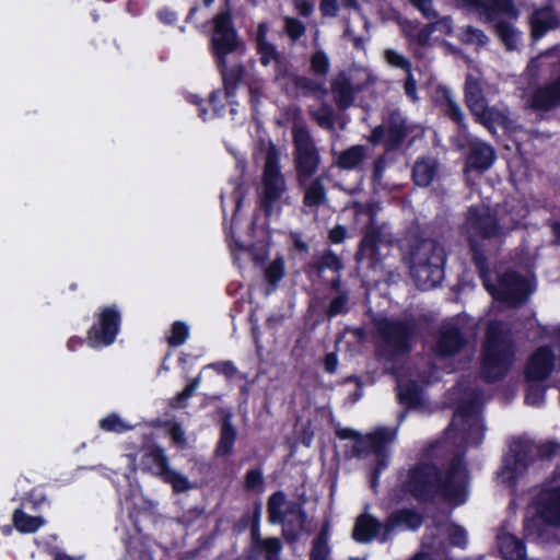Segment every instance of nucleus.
<instances>
[{
  "instance_id": "nucleus-14",
  "label": "nucleus",
  "mask_w": 560,
  "mask_h": 560,
  "mask_svg": "<svg viewBox=\"0 0 560 560\" xmlns=\"http://www.w3.org/2000/svg\"><path fill=\"white\" fill-rule=\"evenodd\" d=\"M462 5L476 12L483 22H493L497 14L517 19L518 12L512 0H459Z\"/></svg>"
},
{
  "instance_id": "nucleus-60",
  "label": "nucleus",
  "mask_w": 560,
  "mask_h": 560,
  "mask_svg": "<svg viewBox=\"0 0 560 560\" xmlns=\"http://www.w3.org/2000/svg\"><path fill=\"white\" fill-rule=\"evenodd\" d=\"M404 89H405V93L412 100V101H417L418 100V96H417V82L411 73V70L409 71V73H407V78H406V82H405V85H404Z\"/></svg>"
},
{
  "instance_id": "nucleus-42",
  "label": "nucleus",
  "mask_w": 560,
  "mask_h": 560,
  "mask_svg": "<svg viewBox=\"0 0 560 560\" xmlns=\"http://www.w3.org/2000/svg\"><path fill=\"white\" fill-rule=\"evenodd\" d=\"M312 118L323 128H334V110L330 106L324 104L317 109H311Z\"/></svg>"
},
{
  "instance_id": "nucleus-16",
  "label": "nucleus",
  "mask_w": 560,
  "mask_h": 560,
  "mask_svg": "<svg viewBox=\"0 0 560 560\" xmlns=\"http://www.w3.org/2000/svg\"><path fill=\"white\" fill-rule=\"evenodd\" d=\"M539 517L549 525H560V486L541 492L538 502Z\"/></svg>"
},
{
  "instance_id": "nucleus-40",
  "label": "nucleus",
  "mask_w": 560,
  "mask_h": 560,
  "mask_svg": "<svg viewBox=\"0 0 560 560\" xmlns=\"http://www.w3.org/2000/svg\"><path fill=\"white\" fill-rule=\"evenodd\" d=\"M314 268L320 276L326 269L339 272L343 268V265L337 255L331 252H326L316 258Z\"/></svg>"
},
{
  "instance_id": "nucleus-7",
  "label": "nucleus",
  "mask_w": 560,
  "mask_h": 560,
  "mask_svg": "<svg viewBox=\"0 0 560 560\" xmlns=\"http://www.w3.org/2000/svg\"><path fill=\"white\" fill-rule=\"evenodd\" d=\"M292 133L296 178L304 185L317 172L320 155L305 126L294 125Z\"/></svg>"
},
{
  "instance_id": "nucleus-2",
  "label": "nucleus",
  "mask_w": 560,
  "mask_h": 560,
  "mask_svg": "<svg viewBox=\"0 0 560 560\" xmlns=\"http://www.w3.org/2000/svg\"><path fill=\"white\" fill-rule=\"evenodd\" d=\"M402 260L408 265L410 275L420 289H433L441 283L445 255L436 241L409 235L402 244Z\"/></svg>"
},
{
  "instance_id": "nucleus-35",
  "label": "nucleus",
  "mask_w": 560,
  "mask_h": 560,
  "mask_svg": "<svg viewBox=\"0 0 560 560\" xmlns=\"http://www.w3.org/2000/svg\"><path fill=\"white\" fill-rule=\"evenodd\" d=\"M166 483H170L173 490L177 493L185 492L194 488L192 482L179 471L173 469L171 466L160 476Z\"/></svg>"
},
{
  "instance_id": "nucleus-20",
  "label": "nucleus",
  "mask_w": 560,
  "mask_h": 560,
  "mask_svg": "<svg viewBox=\"0 0 560 560\" xmlns=\"http://www.w3.org/2000/svg\"><path fill=\"white\" fill-rule=\"evenodd\" d=\"M465 98L466 104L471 114L479 115L487 105V101L483 95L482 82L480 77L471 74L467 75L465 84Z\"/></svg>"
},
{
  "instance_id": "nucleus-43",
  "label": "nucleus",
  "mask_w": 560,
  "mask_h": 560,
  "mask_svg": "<svg viewBox=\"0 0 560 560\" xmlns=\"http://www.w3.org/2000/svg\"><path fill=\"white\" fill-rule=\"evenodd\" d=\"M384 59L389 66L402 69L404 71H406V73H409V71L411 70V63L409 59L395 49H385Z\"/></svg>"
},
{
  "instance_id": "nucleus-26",
  "label": "nucleus",
  "mask_w": 560,
  "mask_h": 560,
  "mask_svg": "<svg viewBox=\"0 0 560 560\" xmlns=\"http://www.w3.org/2000/svg\"><path fill=\"white\" fill-rule=\"evenodd\" d=\"M439 171L438 162L433 159H420L412 170V177L418 186L425 187L436 177Z\"/></svg>"
},
{
  "instance_id": "nucleus-47",
  "label": "nucleus",
  "mask_w": 560,
  "mask_h": 560,
  "mask_svg": "<svg viewBox=\"0 0 560 560\" xmlns=\"http://www.w3.org/2000/svg\"><path fill=\"white\" fill-rule=\"evenodd\" d=\"M259 548L266 552V560H281L282 545L278 538H266Z\"/></svg>"
},
{
  "instance_id": "nucleus-13",
  "label": "nucleus",
  "mask_w": 560,
  "mask_h": 560,
  "mask_svg": "<svg viewBox=\"0 0 560 560\" xmlns=\"http://www.w3.org/2000/svg\"><path fill=\"white\" fill-rule=\"evenodd\" d=\"M120 315L115 307L104 308L98 323L89 331L88 342L91 347L110 345L118 331Z\"/></svg>"
},
{
  "instance_id": "nucleus-46",
  "label": "nucleus",
  "mask_w": 560,
  "mask_h": 560,
  "mask_svg": "<svg viewBox=\"0 0 560 560\" xmlns=\"http://www.w3.org/2000/svg\"><path fill=\"white\" fill-rule=\"evenodd\" d=\"M311 69L316 75L325 77L329 71V60L325 52L316 51L311 58Z\"/></svg>"
},
{
  "instance_id": "nucleus-41",
  "label": "nucleus",
  "mask_w": 560,
  "mask_h": 560,
  "mask_svg": "<svg viewBox=\"0 0 560 560\" xmlns=\"http://www.w3.org/2000/svg\"><path fill=\"white\" fill-rule=\"evenodd\" d=\"M513 452L515 453L513 463L510 457H506L502 469V474L506 476L508 480L513 479L514 475L522 472L527 466L526 454L515 450Z\"/></svg>"
},
{
  "instance_id": "nucleus-10",
  "label": "nucleus",
  "mask_w": 560,
  "mask_h": 560,
  "mask_svg": "<svg viewBox=\"0 0 560 560\" xmlns=\"http://www.w3.org/2000/svg\"><path fill=\"white\" fill-rule=\"evenodd\" d=\"M485 287L495 300L511 306L523 303L534 290L529 281L514 272H508L502 276L498 287L491 285L488 280L485 279Z\"/></svg>"
},
{
  "instance_id": "nucleus-61",
  "label": "nucleus",
  "mask_w": 560,
  "mask_h": 560,
  "mask_svg": "<svg viewBox=\"0 0 560 560\" xmlns=\"http://www.w3.org/2000/svg\"><path fill=\"white\" fill-rule=\"evenodd\" d=\"M388 132L390 141L393 143H398L405 136L406 128L402 122H395L393 126L388 128Z\"/></svg>"
},
{
  "instance_id": "nucleus-6",
  "label": "nucleus",
  "mask_w": 560,
  "mask_h": 560,
  "mask_svg": "<svg viewBox=\"0 0 560 560\" xmlns=\"http://www.w3.org/2000/svg\"><path fill=\"white\" fill-rule=\"evenodd\" d=\"M268 517L271 523L283 524V535L294 541L304 529L305 515L296 502H288L281 492L273 493L268 501Z\"/></svg>"
},
{
  "instance_id": "nucleus-63",
  "label": "nucleus",
  "mask_w": 560,
  "mask_h": 560,
  "mask_svg": "<svg viewBox=\"0 0 560 560\" xmlns=\"http://www.w3.org/2000/svg\"><path fill=\"white\" fill-rule=\"evenodd\" d=\"M386 163L383 158H380L374 163L373 170V182L375 186H380L382 183L383 173L385 170Z\"/></svg>"
},
{
  "instance_id": "nucleus-52",
  "label": "nucleus",
  "mask_w": 560,
  "mask_h": 560,
  "mask_svg": "<svg viewBox=\"0 0 560 560\" xmlns=\"http://www.w3.org/2000/svg\"><path fill=\"white\" fill-rule=\"evenodd\" d=\"M428 20L438 19L439 14L434 10L432 0H409Z\"/></svg>"
},
{
  "instance_id": "nucleus-18",
  "label": "nucleus",
  "mask_w": 560,
  "mask_h": 560,
  "mask_svg": "<svg viewBox=\"0 0 560 560\" xmlns=\"http://www.w3.org/2000/svg\"><path fill=\"white\" fill-rule=\"evenodd\" d=\"M532 26V35L538 39L550 30H555L560 25V18L556 15L551 8L546 7L533 12L529 18Z\"/></svg>"
},
{
  "instance_id": "nucleus-33",
  "label": "nucleus",
  "mask_w": 560,
  "mask_h": 560,
  "mask_svg": "<svg viewBox=\"0 0 560 560\" xmlns=\"http://www.w3.org/2000/svg\"><path fill=\"white\" fill-rule=\"evenodd\" d=\"M326 200V189L323 179L317 177L305 188L304 203L307 207H318Z\"/></svg>"
},
{
  "instance_id": "nucleus-59",
  "label": "nucleus",
  "mask_w": 560,
  "mask_h": 560,
  "mask_svg": "<svg viewBox=\"0 0 560 560\" xmlns=\"http://www.w3.org/2000/svg\"><path fill=\"white\" fill-rule=\"evenodd\" d=\"M433 32H435V26L432 25V22L424 25L416 36L417 43L421 46L428 45Z\"/></svg>"
},
{
  "instance_id": "nucleus-4",
  "label": "nucleus",
  "mask_w": 560,
  "mask_h": 560,
  "mask_svg": "<svg viewBox=\"0 0 560 560\" xmlns=\"http://www.w3.org/2000/svg\"><path fill=\"white\" fill-rule=\"evenodd\" d=\"M279 155L276 145L269 143L265 155L260 192V206L267 215L273 212L276 202L285 191V179L280 172Z\"/></svg>"
},
{
  "instance_id": "nucleus-15",
  "label": "nucleus",
  "mask_w": 560,
  "mask_h": 560,
  "mask_svg": "<svg viewBox=\"0 0 560 560\" xmlns=\"http://www.w3.org/2000/svg\"><path fill=\"white\" fill-rule=\"evenodd\" d=\"M464 343L459 328L447 323L440 329L434 351L441 357L453 355L462 349Z\"/></svg>"
},
{
  "instance_id": "nucleus-21",
  "label": "nucleus",
  "mask_w": 560,
  "mask_h": 560,
  "mask_svg": "<svg viewBox=\"0 0 560 560\" xmlns=\"http://www.w3.org/2000/svg\"><path fill=\"white\" fill-rule=\"evenodd\" d=\"M422 523L421 516L411 510H401L393 513L384 524V535L382 541L386 540L396 527L404 526L408 529H416Z\"/></svg>"
},
{
  "instance_id": "nucleus-3",
  "label": "nucleus",
  "mask_w": 560,
  "mask_h": 560,
  "mask_svg": "<svg viewBox=\"0 0 560 560\" xmlns=\"http://www.w3.org/2000/svg\"><path fill=\"white\" fill-rule=\"evenodd\" d=\"M513 357L510 330L499 322L488 325L483 345L482 369L485 378L494 381L502 377Z\"/></svg>"
},
{
  "instance_id": "nucleus-44",
  "label": "nucleus",
  "mask_w": 560,
  "mask_h": 560,
  "mask_svg": "<svg viewBox=\"0 0 560 560\" xmlns=\"http://www.w3.org/2000/svg\"><path fill=\"white\" fill-rule=\"evenodd\" d=\"M284 276V260L282 257L271 261L265 270V278L269 284L276 285Z\"/></svg>"
},
{
  "instance_id": "nucleus-25",
  "label": "nucleus",
  "mask_w": 560,
  "mask_h": 560,
  "mask_svg": "<svg viewBox=\"0 0 560 560\" xmlns=\"http://www.w3.org/2000/svg\"><path fill=\"white\" fill-rule=\"evenodd\" d=\"M466 425L468 429H476L478 430L480 428L479 423V417L477 415V406L475 404L469 405H460L453 418V421L451 423V429H459V430H466Z\"/></svg>"
},
{
  "instance_id": "nucleus-36",
  "label": "nucleus",
  "mask_w": 560,
  "mask_h": 560,
  "mask_svg": "<svg viewBox=\"0 0 560 560\" xmlns=\"http://www.w3.org/2000/svg\"><path fill=\"white\" fill-rule=\"evenodd\" d=\"M398 398L399 400L409 406L417 407L420 402V387L415 382H408L404 384L402 382H398Z\"/></svg>"
},
{
  "instance_id": "nucleus-34",
  "label": "nucleus",
  "mask_w": 560,
  "mask_h": 560,
  "mask_svg": "<svg viewBox=\"0 0 560 560\" xmlns=\"http://www.w3.org/2000/svg\"><path fill=\"white\" fill-rule=\"evenodd\" d=\"M346 78H348L350 83L358 91L368 88L369 85L373 84L376 80L371 70L362 67H355L350 69L349 72L346 73Z\"/></svg>"
},
{
  "instance_id": "nucleus-22",
  "label": "nucleus",
  "mask_w": 560,
  "mask_h": 560,
  "mask_svg": "<svg viewBox=\"0 0 560 560\" xmlns=\"http://www.w3.org/2000/svg\"><path fill=\"white\" fill-rule=\"evenodd\" d=\"M475 117L491 132H494L497 126L503 128H511L512 126L510 114L503 107H490L487 104L481 114L475 115Z\"/></svg>"
},
{
  "instance_id": "nucleus-30",
  "label": "nucleus",
  "mask_w": 560,
  "mask_h": 560,
  "mask_svg": "<svg viewBox=\"0 0 560 560\" xmlns=\"http://www.w3.org/2000/svg\"><path fill=\"white\" fill-rule=\"evenodd\" d=\"M267 24L260 23L257 28L256 44L260 54V61L265 66L269 65L271 61L278 60L279 58L276 47L267 39Z\"/></svg>"
},
{
  "instance_id": "nucleus-27",
  "label": "nucleus",
  "mask_w": 560,
  "mask_h": 560,
  "mask_svg": "<svg viewBox=\"0 0 560 560\" xmlns=\"http://www.w3.org/2000/svg\"><path fill=\"white\" fill-rule=\"evenodd\" d=\"M290 80L296 89V93L301 95L324 100L327 94L324 83L317 80L299 75H293Z\"/></svg>"
},
{
  "instance_id": "nucleus-49",
  "label": "nucleus",
  "mask_w": 560,
  "mask_h": 560,
  "mask_svg": "<svg viewBox=\"0 0 560 560\" xmlns=\"http://www.w3.org/2000/svg\"><path fill=\"white\" fill-rule=\"evenodd\" d=\"M148 457L155 464L158 468V476H161L168 467V458L164 453V450L160 447L151 448L148 453Z\"/></svg>"
},
{
  "instance_id": "nucleus-57",
  "label": "nucleus",
  "mask_w": 560,
  "mask_h": 560,
  "mask_svg": "<svg viewBox=\"0 0 560 560\" xmlns=\"http://www.w3.org/2000/svg\"><path fill=\"white\" fill-rule=\"evenodd\" d=\"M245 483L248 489L260 487L262 485V472L259 469L247 471Z\"/></svg>"
},
{
  "instance_id": "nucleus-58",
  "label": "nucleus",
  "mask_w": 560,
  "mask_h": 560,
  "mask_svg": "<svg viewBox=\"0 0 560 560\" xmlns=\"http://www.w3.org/2000/svg\"><path fill=\"white\" fill-rule=\"evenodd\" d=\"M208 368L224 374L226 377H232L236 373V368L230 361L212 363Z\"/></svg>"
},
{
  "instance_id": "nucleus-24",
  "label": "nucleus",
  "mask_w": 560,
  "mask_h": 560,
  "mask_svg": "<svg viewBox=\"0 0 560 560\" xmlns=\"http://www.w3.org/2000/svg\"><path fill=\"white\" fill-rule=\"evenodd\" d=\"M335 102L339 108L349 107L354 101V94L359 92L346 78V72L339 73L331 83Z\"/></svg>"
},
{
  "instance_id": "nucleus-12",
  "label": "nucleus",
  "mask_w": 560,
  "mask_h": 560,
  "mask_svg": "<svg viewBox=\"0 0 560 560\" xmlns=\"http://www.w3.org/2000/svg\"><path fill=\"white\" fill-rule=\"evenodd\" d=\"M377 330L383 339L384 351L388 354H400L410 350V325L384 318L378 320Z\"/></svg>"
},
{
  "instance_id": "nucleus-28",
  "label": "nucleus",
  "mask_w": 560,
  "mask_h": 560,
  "mask_svg": "<svg viewBox=\"0 0 560 560\" xmlns=\"http://www.w3.org/2000/svg\"><path fill=\"white\" fill-rule=\"evenodd\" d=\"M499 548L505 560H525L523 542L511 534L499 536Z\"/></svg>"
},
{
  "instance_id": "nucleus-55",
  "label": "nucleus",
  "mask_w": 560,
  "mask_h": 560,
  "mask_svg": "<svg viewBox=\"0 0 560 560\" xmlns=\"http://www.w3.org/2000/svg\"><path fill=\"white\" fill-rule=\"evenodd\" d=\"M525 399L528 405H539L544 400L542 388L539 385L529 386Z\"/></svg>"
},
{
  "instance_id": "nucleus-5",
  "label": "nucleus",
  "mask_w": 560,
  "mask_h": 560,
  "mask_svg": "<svg viewBox=\"0 0 560 560\" xmlns=\"http://www.w3.org/2000/svg\"><path fill=\"white\" fill-rule=\"evenodd\" d=\"M380 206L372 203L366 206V213L370 217V224L366 228L364 237L357 254L358 260H366L370 267H375L383 257L382 248H387L394 241L393 234L386 225H377L374 221L375 213Z\"/></svg>"
},
{
  "instance_id": "nucleus-1",
  "label": "nucleus",
  "mask_w": 560,
  "mask_h": 560,
  "mask_svg": "<svg viewBox=\"0 0 560 560\" xmlns=\"http://www.w3.org/2000/svg\"><path fill=\"white\" fill-rule=\"evenodd\" d=\"M467 481L468 477L462 466V460L459 457H455L444 479L440 477L434 465L422 464L409 471L405 487L418 498L439 490L455 504H460L466 498Z\"/></svg>"
},
{
  "instance_id": "nucleus-64",
  "label": "nucleus",
  "mask_w": 560,
  "mask_h": 560,
  "mask_svg": "<svg viewBox=\"0 0 560 560\" xmlns=\"http://www.w3.org/2000/svg\"><path fill=\"white\" fill-rule=\"evenodd\" d=\"M339 0H322L320 10L324 15L335 16L338 11Z\"/></svg>"
},
{
  "instance_id": "nucleus-62",
  "label": "nucleus",
  "mask_w": 560,
  "mask_h": 560,
  "mask_svg": "<svg viewBox=\"0 0 560 560\" xmlns=\"http://www.w3.org/2000/svg\"><path fill=\"white\" fill-rule=\"evenodd\" d=\"M199 383H200V377H196L194 378L187 386L186 388L180 392L177 396H176V400L179 402V401H184L186 400L187 398H189L194 393L195 390L197 389V387L199 386Z\"/></svg>"
},
{
  "instance_id": "nucleus-54",
  "label": "nucleus",
  "mask_w": 560,
  "mask_h": 560,
  "mask_svg": "<svg viewBox=\"0 0 560 560\" xmlns=\"http://www.w3.org/2000/svg\"><path fill=\"white\" fill-rule=\"evenodd\" d=\"M434 22H432V25L435 26V31L444 34V35H452L454 27H453V20L450 15L443 16L441 19H433Z\"/></svg>"
},
{
  "instance_id": "nucleus-17",
  "label": "nucleus",
  "mask_w": 560,
  "mask_h": 560,
  "mask_svg": "<svg viewBox=\"0 0 560 560\" xmlns=\"http://www.w3.org/2000/svg\"><path fill=\"white\" fill-rule=\"evenodd\" d=\"M555 358L548 348H539L530 357L526 374L529 380H545L553 369Z\"/></svg>"
},
{
  "instance_id": "nucleus-9",
  "label": "nucleus",
  "mask_w": 560,
  "mask_h": 560,
  "mask_svg": "<svg viewBox=\"0 0 560 560\" xmlns=\"http://www.w3.org/2000/svg\"><path fill=\"white\" fill-rule=\"evenodd\" d=\"M462 230L471 244L501 234L494 213L486 205L472 206L468 209Z\"/></svg>"
},
{
  "instance_id": "nucleus-53",
  "label": "nucleus",
  "mask_w": 560,
  "mask_h": 560,
  "mask_svg": "<svg viewBox=\"0 0 560 560\" xmlns=\"http://www.w3.org/2000/svg\"><path fill=\"white\" fill-rule=\"evenodd\" d=\"M328 555V542L315 539L311 551V560H327Z\"/></svg>"
},
{
  "instance_id": "nucleus-50",
  "label": "nucleus",
  "mask_w": 560,
  "mask_h": 560,
  "mask_svg": "<svg viewBox=\"0 0 560 560\" xmlns=\"http://www.w3.org/2000/svg\"><path fill=\"white\" fill-rule=\"evenodd\" d=\"M188 336V328L183 323H175L172 327L171 336L168 337V343L171 346H179L185 342Z\"/></svg>"
},
{
  "instance_id": "nucleus-19",
  "label": "nucleus",
  "mask_w": 560,
  "mask_h": 560,
  "mask_svg": "<svg viewBox=\"0 0 560 560\" xmlns=\"http://www.w3.org/2000/svg\"><path fill=\"white\" fill-rule=\"evenodd\" d=\"M384 535V524H380L369 514H363L357 518L353 538L359 542H369L374 538L382 540Z\"/></svg>"
},
{
  "instance_id": "nucleus-38",
  "label": "nucleus",
  "mask_w": 560,
  "mask_h": 560,
  "mask_svg": "<svg viewBox=\"0 0 560 560\" xmlns=\"http://www.w3.org/2000/svg\"><path fill=\"white\" fill-rule=\"evenodd\" d=\"M459 39L466 45L476 47H483L489 43L488 35L482 30L471 25L464 26L460 30Z\"/></svg>"
},
{
  "instance_id": "nucleus-32",
  "label": "nucleus",
  "mask_w": 560,
  "mask_h": 560,
  "mask_svg": "<svg viewBox=\"0 0 560 560\" xmlns=\"http://www.w3.org/2000/svg\"><path fill=\"white\" fill-rule=\"evenodd\" d=\"M365 159V148L362 145H353L339 153L336 165L342 170H353L360 166Z\"/></svg>"
},
{
  "instance_id": "nucleus-8",
  "label": "nucleus",
  "mask_w": 560,
  "mask_h": 560,
  "mask_svg": "<svg viewBox=\"0 0 560 560\" xmlns=\"http://www.w3.org/2000/svg\"><path fill=\"white\" fill-rule=\"evenodd\" d=\"M225 2V11L217 14L213 19L211 45L218 65H224V58L229 54L244 49L243 43L233 27L229 0Z\"/></svg>"
},
{
  "instance_id": "nucleus-23",
  "label": "nucleus",
  "mask_w": 560,
  "mask_h": 560,
  "mask_svg": "<svg viewBox=\"0 0 560 560\" xmlns=\"http://www.w3.org/2000/svg\"><path fill=\"white\" fill-rule=\"evenodd\" d=\"M494 150L486 143H476L467 158V170L485 171L494 162Z\"/></svg>"
},
{
  "instance_id": "nucleus-51",
  "label": "nucleus",
  "mask_w": 560,
  "mask_h": 560,
  "mask_svg": "<svg viewBox=\"0 0 560 560\" xmlns=\"http://www.w3.org/2000/svg\"><path fill=\"white\" fill-rule=\"evenodd\" d=\"M284 30H285L287 34L292 39L295 40L304 34L305 26L301 21H299L296 19L285 18L284 19Z\"/></svg>"
},
{
  "instance_id": "nucleus-48",
  "label": "nucleus",
  "mask_w": 560,
  "mask_h": 560,
  "mask_svg": "<svg viewBox=\"0 0 560 560\" xmlns=\"http://www.w3.org/2000/svg\"><path fill=\"white\" fill-rule=\"evenodd\" d=\"M347 303H348V293L339 292V294L334 298L328 306L327 315L329 317L337 316L339 314H343L347 312Z\"/></svg>"
},
{
  "instance_id": "nucleus-31",
  "label": "nucleus",
  "mask_w": 560,
  "mask_h": 560,
  "mask_svg": "<svg viewBox=\"0 0 560 560\" xmlns=\"http://www.w3.org/2000/svg\"><path fill=\"white\" fill-rule=\"evenodd\" d=\"M236 430L231 423L230 416L225 417L221 428V435L215 448L217 456L228 457L233 450Z\"/></svg>"
},
{
  "instance_id": "nucleus-29",
  "label": "nucleus",
  "mask_w": 560,
  "mask_h": 560,
  "mask_svg": "<svg viewBox=\"0 0 560 560\" xmlns=\"http://www.w3.org/2000/svg\"><path fill=\"white\" fill-rule=\"evenodd\" d=\"M499 15L497 14L491 22L493 31L508 50H514L517 47L520 34L511 23L499 20Z\"/></svg>"
},
{
  "instance_id": "nucleus-56",
  "label": "nucleus",
  "mask_w": 560,
  "mask_h": 560,
  "mask_svg": "<svg viewBox=\"0 0 560 560\" xmlns=\"http://www.w3.org/2000/svg\"><path fill=\"white\" fill-rule=\"evenodd\" d=\"M552 52H553V50H548V51L537 56L536 58H533L527 66L528 73L532 77H536L538 68L545 65V62H544L545 59H547Z\"/></svg>"
},
{
  "instance_id": "nucleus-37",
  "label": "nucleus",
  "mask_w": 560,
  "mask_h": 560,
  "mask_svg": "<svg viewBox=\"0 0 560 560\" xmlns=\"http://www.w3.org/2000/svg\"><path fill=\"white\" fill-rule=\"evenodd\" d=\"M13 522L15 527L22 533H34L45 523L42 517L31 516L19 510L13 515Z\"/></svg>"
},
{
  "instance_id": "nucleus-45",
  "label": "nucleus",
  "mask_w": 560,
  "mask_h": 560,
  "mask_svg": "<svg viewBox=\"0 0 560 560\" xmlns=\"http://www.w3.org/2000/svg\"><path fill=\"white\" fill-rule=\"evenodd\" d=\"M101 428L105 431H113L117 433L125 432L133 428L116 415H109L101 421Z\"/></svg>"
},
{
  "instance_id": "nucleus-11",
  "label": "nucleus",
  "mask_w": 560,
  "mask_h": 560,
  "mask_svg": "<svg viewBox=\"0 0 560 560\" xmlns=\"http://www.w3.org/2000/svg\"><path fill=\"white\" fill-rule=\"evenodd\" d=\"M336 435L341 440H353V450L358 456L370 453L380 454L383 447L392 443L396 438V431L389 429H378L374 433L362 436L359 432L349 428H337Z\"/></svg>"
},
{
  "instance_id": "nucleus-39",
  "label": "nucleus",
  "mask_w": 560,
  "mask_h": 560,
  "mask_svg": "<svg viewBox=\"0 0 560 560\" xmlns=\"http://www.w3.org/2000/svg\"><path fill=\"white\" fill-rule=\"evenodd\" d=\"M218 66L221 69L226 94L230 95V94H232L237 82L242 78L243 67L240 65L229 67L228 62H226V58H224V65H218Z\"/></svg>"
}]
</instances>
